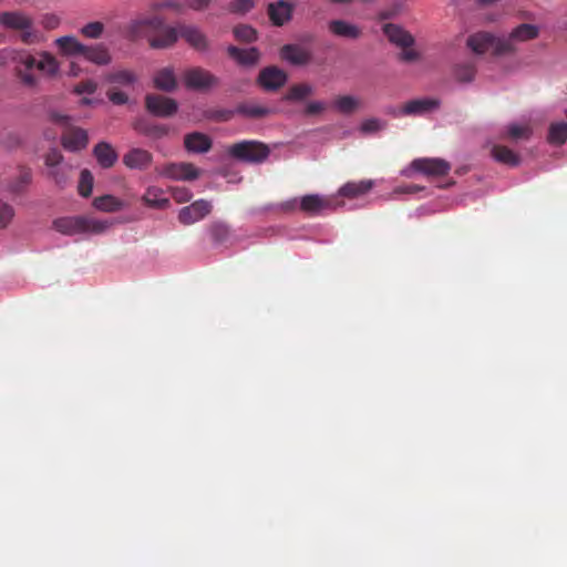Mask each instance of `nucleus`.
Instances as JSON below:
<instances>
[{"label": "nucleus", "mask_w": 567, "mask_h": 567, "mask_svg": "<svg viewBox=\"0 0 567 567\" xmlns=\"http://www.w3.org/2000/svg\"><path fill=\"white\" fill-rule=\"evenodd\" d=\"M112 225V221L90 216H66L53 221V228L65 236L101 235L106 233Z\"/></svg>", "instance_id": "obj_1"}, {"label": "nucleus", "mask_w": 567, "mask_h": 567, "mask_svg": "<svg viewBox=\"0 0 567 567\" xmlns=\"http://www.w3.org/2000/svg\"><path fill=\"white\" fill-rule=\"evenodd\" d=\"M0 24L6 29L20 31L19 39L24 44L31 45L43 41V35L34 28L32 17L23 11L14 10L1 12Z\"/></svg>", "instance_id": "obj_2"}, {"label": "nucleus", "mask_w": 567, "mask_h": 567, "mask_svg": "<svg viewBox=\"0 0 567 567\" xmlns=\"http://www.w3.org/2000/svg\"><path fill=\"white\" fill-rule=\"evenodd\" d=\"M49 118L52 123L64 127L61 136L62 146L71 152L84 150L89 143L87 132L71 125L70 116L58 112H51Z\"/></svg>", "instance_id": "obj_3"}, {"label": "nucleus", "mask_w": 567, "mask_h": 567, "mask_svg": "<svg viewBox=\"0 0 567 567\" xmlns=\"http://www.w3.org/2000/svg\"><path fill=\"white\" fill-rule=\"evenodd\" d=\"M227 153L239 162L259 164L268 158L270 148L262 142L245 140L230 145Z\"/></svg>", "instance_id": "obj_4"}, {"label": "nucleus", "mask_w": 567, "mask_h": 567, "mask_svg": "<svg viewBox=\"0 0 567 567\" xmlns=\"http://www.w3.org/2000/svg\"><path fill=\"white\" fill-rule=\"evenodd\" d=\"M467 47L476 54H483L493 50L496 55L511 53L508 40L504 37H495L489 32H477L467 38Z\"/></svg>", "instance_id": "obj_5"}, {"label": "nucleus", "mask_w": 567, "mask_h": 567, "mask_svg": "<svg viewBox=\"0 0 567 567\" xmlns=\"http://www.w3.org/2000/svg\"><path fill=\"white\" fill-rule=\"evenodd\" d=\"M162 27L163 18L158 16H138L125 24L123 33L131 41H136L144 37L150 39Z\"/></svg>", "instance_id": "obj_6"}, {"label": "nucleus", "mask_w": 567, "mask_h": 567, "mask_svg": "<svg viewBox=\"0 0 567 567\" xmlns=\"http://www.w3.org/2000/svg\"><path fill=\"white\" fill-rule=\"evenodd\" d=\"M182 80L188 90L194 91H207L219 83L217 76L199 66L185 70Z\"/></svg>", "instance_id": "obj_7"}, {"label": "nucleus", "mask_w": 567, "mask_h": 567, "mask_svg": "<svg viewBox=\"0 0 567 567\" xmlns=\"http://www.w3.org/2000/svg\"><path fill=\"white\" fill-rule=\"evenodd\" d=\"M35 60L37 58L27 50L12 49L11 61L17 63V74L27 86L38 84V78L31 73L35 69Z\"/></svg>", "instance_id": "obj_8"}, {"label": "nucleus", "mask_w": 567, "mask_h": 567, "mask_svg": "<svg viewBox=\"0 0 567 567\" xmlns=\"http://www.w3.org/2000/svg\"><path fill=\"white\" fill-rule=\"evenodd\" d=\"M145 109L154 116L171 117L177 112L178 104L174 99L161 94H147Z\"/></svg>", "instance_id": "obj_9"}, {"label": "nucleus", "mask_w": 567, "mask_h": 567, "mask_svg": "<svg viewBox=\"0 0 567 567\" xmlns=\"http://www.w3.org/2000/svg\"><path fill=\"white\" fill-rule=\"evenodd\" d=\"M411 168L427 177H441L450 173L451 164L442 158L423 157L414 159Z\"/></svg>", "instance_id": "obj_10"}, {"label": "nucleus", "mask_w": 567, "mask_h": 567, "mask_svg": "<svg viewBox=\"0 0 567 567\" xmlns=\"http://www.w3.org/2000/svg\"><path fill=\"white\" fill-rule=\"evenodd\" d=\"M212 204L206 199H198L183 207L178 213V221L183 225H193L204 219L212 212Z\"/></svg>", "instance_id": "obj_11"}, {"label": "nucleus", "mask_w": 567, "mask_h": 567, "mask_svg": "<svg viewBox=\"0 0 567 567\" xmlns=\"http://www.w3.org/2000/svg\"><path fill=\"white\" fill-rule=\"evenodd\" d=\"M287 79L288 75L284 70L271 65L262 69L259 72L257 83L265 91H277L286 84Z\"/></svg>", "instance_id": "obj_12"}, {"label": "nucleus", "mask_w": 567, "mask_h": 567, "mask_svg": "<svg viewBox=\"0 0 567 567\" xmlns=\"http://www.w3.org/2000/svg\"><path fill=\"white\" fill-rule=\"evenodd\" d=\"M161 174L175 181H195L199 177V169L192 163H171L163 167Z\"/></svg>", "instance_id": "obj_13"}, {"label": "nucleus", "mask_w": 567, "mask_h": 567, "mask_svg": "<svg viewBox=\"0 0 567 567\" xmlns=\"http://www.w3.org/2000/svg\"><path fill=\"white\" fill-rule=\"evenodd\" d=\"M295 6L287 0L271 2L267 7L269 20L275 27H282L292 19Z\"/></svg>", "instance_id": "obj_14"}, {"label": "nucleus", "mask_w": 567, "mask_h": 567, "mask_svg": "<svg viewBox=\"0 0 567 567\" xmlns=\"http://www.w3.org/2000/svg\"><path fill=\"white\" fill-rule=\"evenodd\" d=\"M280 58L292 65L303 66L311 62L312 53L299 44H285L280 49Z\"/></svg>", "instance_id": "obj_15"}, {"label": "nucleus", "mask_w": 567, "mask_h": 567, "mask_svg": "<svg viewBox=\"0 0 567 567\" xmlns=\"http://www.w3.org/2000/svg\"><path fill=\"white\" fill-rule=\"evenodd\" d=\"M440 106L437 99H417L406 102L395 116L400 115H422L429 113Z\"/></svg>", "instance_id": "obj_16"}, {"label": "nucleus", "mask_w": 567, "mask_h": 567, "mask_svg": "<svg viewBox=\"0 0 567 567\" xmlns=\"http://www.w3.org/2000/svg\"><path fill=\"white\" fill-rule=\"evenodd\" d=\"M179 37V27H168L163 22L159 31L150 38V45L153 49H166L175 44Z\"/></svg>", "instance_id": "obj_17"}, {"label": "nucleus", "mask_w": 567, "mask_h": 567, "mask_svg": "<svg viewBox=\"0 0 567 567\" xmlns=\"http://www.w3.org/2000/svg\"><path fill=\"white\" fill-rule=\"evenodd\" d=\"M153 161V155L143 148H132L123 156V164L131 169H146Z\"/></svg>", "instance_id": "obj_18"}, {"label": "nucleus", "mask_w": 567, "mask_h": 567, "mask_svg": "<svg viewBox=\"0 0 567 567\" xmlns=\"http://www.w3.org/2000/svg\"><path fill=\"white\" fill-rule=\"evenodd\" d=\"M330 206V202L317 194L306 195L299 199V210L309 216L319 215Z\"/></svg>", "instance_id": "obj_19"}, {"label": "nucleus", "mask_w": 567, "mask_h": 567, "mask_svg": "<svg viewBox=\"0 0 567 567\" xmlns=\"http://www.w3.org/2000/svg\"><path fill=\"white\" fill-rule=\"evenodd\" d=\"M133 128L142 135L159 140L169 133V127L164 124H155L146 118H138L133 123Z\"/></svg>", "instance_id": "obj_20"}, {"label": "nucleus", "mask_w": 567, "mask_h": 567, "mask_svg": "<svg viewBox=\"0 0 567 567\" xmlns=\"http://www.w3.org/2000/svg\"><path fill=\"white\" fill-rule=\"evenodd\" d=\"M93 155L103 168H111L118 159V154L114 147L107 142H100L93 148Z\"/></svg>", "instance_id": "obj_21"}, {"label": "nucleus", "mask_w": 567, "mask_h": 567, "mask_svg": "<svg viewBox=\"0 0 567 567\" xmlns=\"http://www.w3.org/2000/svg\"><path fill=\"white\" fill-rule=\"evenodd\" d=\"M179 37L198 51H205L208 48L205 34L194 25H179Z\"/></svg>", "instance_id": "obj_22"}, {"label": "nucleus", "mask_w": 567, "mask_h": 567, "mask_svg": "<svg viewBox=\"0 0 567 567\" xmlns=\"http://www.w3.org/2000/svg\"><path fill=\"white\" fill-rule=\"evenodd\" d=\"M227 52L230 58L237 61L238 64L244 66H254L259 62L260 52L257 48L239 49L235 45H229Z\"/></svg>", "instance_id": "obj_23"}, {"label": "nucleus", "mask_w": 567, "mask_h": 567, "mask_svg": "<svg viewBox=\"0 0 567 567\" xmlns=\"http://www.w3.org/2000/svg\"><path fill=\"white\" fill-rule=\"evenodd\" d=\"M373 186L374 182L372 179L348 182L339 188L338 194L341 197L353 199L368 194L373 188Z\"/></svg>", "instance_id": "obj_24"}, {"label": "nucleus", "mask_w": 567, "mask_h": 567, "mask_svg": "<svg viewBox=\"0 0 567 567\" xmlns=\"http://www.w3.org/2000/svg\"><path fill=\"white\" fill-rule=\"evenodd\" d=\"M538 34H539L538 27H536L534 24L523 23V24H519L518 27H516L515 29H513L507 38L504 37V40L509 41L511 53H513L515 51V45H514L515 42H525L528 40H533V39L537 38Z\"/></svg>", "instance_id": "obj_25"}, {"label": "nucleus", "mask_w": 567, "mask_h": 567, "mask_svg": "<svg viewBox=\"0 0 567 567\" xmlns=\"http://www.w3.org/2000/svg\"><path fill=\"white\" fill-rule=\"evenodd\" d=\"M383 32L388 37L389 41L398 47L410 48L414 43V38L396 24H384Z\"/></svg>", "instance_id": "obj_26"}, {"label": "nucleus", "mask_w": 567, "mask_h": 567, "mask_svg": "<svg viewBox=\"0 0 567 567\" xmlns=\"http://www.w3.org/2000/svg\"><path fill=\"white\" fill-rule=\"evenodd\" d=\"M184 145L190 153H206L212 148V140L204 133L194 132L185 135Z\"/></svg>", "instance_id": "obj_27"}, {"label": "nucleus", "mask_w": 567, "mask_h": 567, "mask_svg": "<svg viewBox=\"0 0 567 567\" xmlns=\"http://www.w3.org/2000/svg\"><path fill=\"white\" fill-rule=\"evenodd\" d=\"M54 44L59 49L60 54L64 56L83 55L85 49V44L73 35L60 37L55 39Z\"/></svg>", "instance_id": "obj_28"}, {"label": "nucleus", "mask_w": 567, "mask_h": 567, "mask_svg": "<svg viewBox=\"0 0 567 567\" xmlns=\"http://www.w3.org/2000/svg\"><path fill=\"white\" fill-rule=\"evenodd\" d=\"M38 56L35 69L45 76L54 78L60 71V63L56 58L48 51L39 52Z\"/></svg>", "instance_id": "obj_29"}, {"label": "nucleus", "mask_w": 567, "mask_h": 567, "mask_svg": "<svg viewBox=\"0 0 567 567\" xmlns=\"http://www.w3.org/2000/svg\"><path fill=\"white\" fill-rule=\"evenodd\" d=\"M82 56L86 61L97 65H106L111 62V54L107 48L102 43L85 45Z\"/></svg>", "instance_id": "obj_30"}, {"label": "nucleus", "mask_w": 567, "mask_h": 567, "mask_svg": "<svg viewBox=\"0 0 567 567\" xmlns=\"http://www.w3.org/2000/svg\"><path fill=\"white\" fill-rule=\"evenodd\" d=\"M154 86L164 92H173L177 87V80L173 69L163 68L154 75Z\"/></svg>", "instance_id": "obj_31"}, {"label": "nucleus", "mask_w": 567, "mask_h": 567, "mask_svg": "<svg viewBox=\"0 0 567 567\" xmlns=\"http://www.w3.org/2000/svg\"><path fill=\"white\" fill-rule=\"evenodd\" d=\"M143 203L155 209H164L169 206V199L164 196V190L156 186H151L142 196Z\"/></svg>", "instance_id": "obj_32"}, {"label": "nucleus", "mask_w": 567, "mask_h": 567, "mask_svg": "<svg viewBox=\"0 0 567 567\" xmlns=\"http://www.w3.org/2000/svg\"><path fill=\"white\" fill-rule=\"evenodd\" d=\"M329 30L342 38L357 39L361 35V30L344 20H332L329 22Z\"/></svg>", "instance_id": "obj_33"}, {"label": "nucleus", "mask_w": 567, "mask_h": 567, "mask_svg": "<svg viewBox=\"0 0 567 567\" xmlns=\"http://www.w3.org/2000/svg\"><path fill=\"white\" fill-rule=\"evenodd\" d=\"M93 206L101 212L115 213L124 208L125 204L113 195H103L94 198Z\"/></svg>", "instance_id": "obj_34"}, {"label": "nucleus", "mask_w": 567, "mask_h": 567, "mask_svg": "<svg viewBox=\"0 0 567 567\" xmlns=\"http://www.w3.org/2000/svg\"><path fill=\"white\" fill-rule=\"evenodd\" d=\"M492 156L495 161L508 166H517L519 164V156L511 148L503 145H495L492 148Z\"/></svg>", "instance_id": "obj_35"}, {"label": "nucleus", "mask_w": 567, "mask_h": 567, "mask_svg": "<svg viewBox=\"0 0 567 567\" xmlns=\"http://www.w3.org/2000/svg\"><path fill=\"white\" fill-rule=\"evenodd\" d=\"M359 106V99L352 95H339L332 102V107L341 114H351Z\"/></svg>", "instance_id": "obj_36"}, {"label": "nucleus", "mask_w": 567, "mask_h": 567, "mask_svg": "<svg viewBox=\"0 0 567 567\" xmlns=\"http://www.w3.org/2000/svg\"><path fill=\"white\" fill-rule=\"evenodd\" d=\"M312 93L313 87L308 83L293 84L289 87L284 100L288 102H299L310 96Z\"/></svg>", "instance_id": "obj_37"}, {"label": "nucleus", "mask_w": 567, "mask_h": 567, "mask_svg": "<svg viewBox=\"0 0 567 567\" xmlns=\"http://www.w3.org/2000/svg\"><path fill=\"white\" fill-rule=\"evenodd\" d=\"M31 169L28 167H20L18 176L8 185V190L13 194H20L31 183Z\"/></svg>", "instance_id": "obj_38"}, {"label": "nucleus", "mask_w": 567, "mask_h": 567, "mask_svg": "<svg viewBox=\"0 0 567 567\" xmlns=\"http://www.w3.org/2000/svg\"><path fill=\"white\" fill-rule=\"evenodd\" d=\"M567 141V124L553 123L548 131V142L553 145H563Z\"/></svg>", "instance_id": "obj_39"}, {"label": "nucleus", "mask_w": 567, "mask_h": 567, "mask_svg": "<svg viewBox=\"0 0 567 567\" xmlns=\"http://www.w3.org/2000/svg\"><path fill=\"white\" fill-rule=\"evenodd\" d=\"M237 112L250 118L265 117L271 113L270 109L257 104H241Z\"/></svg>", "instance_id": "obj_40"}, {"label": "nucleus", "mask_w": 567, "mask_h": 567, "mask_svg": "<svg viewBox=\"0 0 567 567\" xmlns=\"http://www.w3.org/2000/svg\"><path fill=\"white\" fill-rule=\"evenodd\" d=\"M93 183L94 177L92 173L89 169H82L80 173V181L78 186L79 194L85 198L90 197L93 189Z\"/></svg>", "instance_id": "obj_41"}, {"label": "nucleus", "mask_w": 567, "mask_h": 567, "mask_svg": "<svg viewBox=\"0 0 567 567\" xmlns=\"http://www.w3.org/2000/svg\"><path fill=\"white\" fill-rule=\"evenodd\" d=\"M235 38L241 42H254L257 40V31L248 24H239L233 30Z\"/></svg>", "instance_id": "obj_42"}, {"label": "nucleus", "mask_w": 567, "mask_h": 567, "mask_svg": "<svg viewBox=\"0 0 567 567\" xmlns=\"http://www.w3.org/2000/svg\"><path fill=\"white\" fill-rule=\"evenodd\" d=\"M475 73L476 70L474 64L472 63L458 64L454 69V75L456 80L463 83L473 81L475 78Z\"/></svg>", "instance_id": "obj_43"}, {"label": "nucleus", "mask_w": 567, "mask_h": 567, "mask_svg": "<svg viewBox=\"0 0 567 567\" xmlns=\"http://www.w3.org/2000/svg\"><path fill=\"white\" fill-rule=\"evenodd\" d=\"M210 237L216 244H224L229 237V228L223 223H214L209 228Z\"/></svg>", "instance_id": "obj_44"}, {"label": "nucleus", "mask_w": 567, "mask_h": 567, "mask_svg": "<svg viewBox=\"0 0 567 567\" xmlns=\"http://www.w3.org/2000/svg\"><path fill=\"white\" fill-rule=\"evenodd\" d=\"M104 24L100 21L89 22L80 29V33L87 39H99L103 34Z\"/></svg>", "instance_id": "obj_45"}, {"label": "nucleus", "mask_w": 567, "mask_h": 567, "mask_svg": "<svg viewBox=\"0 0 567 567\" xmlns=\"http://www.w3.org/2000/svg\"><path fill=\"white\" fill-rule=\"evenodd\" d=\"M169 193L174 200L178 204L187 203L192 199L193 194L190 189L184 186H174L169 188Z\"/></svg>", "instance_id": "obj_46"}, {"label": "nucleus", "mask_w": 567, "mask_h": 567, "mask_svg": "<svg viewBox=\"0 0 567 567\" xmlns=\"http://www.w3.org/2000/svg\"><path fill=\"white\" fill-rule=\"evenodd\" d=\"M507 134L512 140H526L530 135V130L528 126H522L517 124H511L507 127Z\"/></svg>", "instance_id": "obj_47"}, {"label": "nucleus", "mask_w": 567, "mask_h": 567, "mask_svg": "<svg viewBox=\"0 0 567 567\" xmlns=\"http://www.w3.org/2000/svg\"><path fill=\"white\" fill-rule=\"evenodd\" d=\"M14 216V209L8 203L0 200V228H6Z\"/></svg>", "instance_id": "obj_48"}, {"label": "nucleus", "mask_w": 567, "mask_h": 567, "mask_svg": "<svg viewBox=\"0 0 567 567\" xmlns=\"http://www.w3.org/2000/svg\"><path fill=\"white\" fill-rule=\"evenodd\" d=\"M136 78L133 72L127 70L117 71L110 76V81L118 84H132Z\"/></svg>", "instance_id": "obj_49"}, {"label": "nucleus", "mask_w": 567, "mask_h": 567, "mask_svg": "<svg viewBox=\"0 0 567 567\" xmlns=\"http://www.w3.org/2000/svg\"><path fill=\"white\" fill-rule=\"evenodd\" d=\"M256 0H234L229 4V10L234 13H246L254 8Z\"/></svg>", "instance_id": "obj_50"}, {"label": "nucleus", "mask_w": 567, "mask_h": 567, "mask_svg": "<svg viewBox=\"0 0 567 567\" xmlns=\"http://www.w3.org/2000/svg\"><path fill=\"white\" fill-rule=\"evenodd\" d=\"M40 23L48 31L55 30L61 24V19L54 13H45L41 17Z\"/></svg>", "instance_id": "obj_51"}, {"label": "nucleus", "mask_w": 567, "mask_h": 567, "mask_svg": "<svg viewBox=\"0 0 567 567\" xmlns=\"http://www.w3.org/2000/svg\"><path fill=\"white\" fill-rule=\"evenodd\" d=\"M63 161V155L56 148L50 150L44 157L48 167L55 168Z\"/></svg>", "instance_id": "obj_52"}, {"label": "nucleus", "mask_w": 567, "mask_h": 567, "mask_svg": "<svg viewBox=\"0 0 567 567\" xmlns=\"http://www.w3.org/2000/svg\"><path fill=\"white\" fill-rule=\"evenodd\" d=\"M97 89V84L93 80L82 81L74 87L75 94H93Z\"/></svg>", "instance_id": "obj_53"}, {"label": "nucleus", "mask_w": 567, "mask_h": 567, "mask_svg": "<svg viewBox=\"0 0 567 567\" xmlns=\"http://www.w3.org/2000/svg\"><path fill=\"white\" fill-rule=\"evenodd\" d=\"M234 115V111L230 110H212L206 113L208 118L226 122L229 121Z\"/></svg>", "instance_id": "obj_54"}, {"label": "nucleus", "mask_w": 567, "mask_h": 567, "mask_svg": "<svg viewBox=\"0 0 567 567\" xmlns=\"http://www.w3.org/2000/svg\"><path fill=\"white\" fill-rule=\"evenodd\" d=\"M383 127L382 123L378 118H369L362 122L361 124V131L363 133H374L380 131Z\"/></svg>", "instance_id": "obj_55"}, {"label": "nucleus", "mask_w": 567, "mask_h": 567, "mask_svg": "<svg viewBox=\"0 0 567 567\" xmlns=\"http://www.w3.org/2000/svg\"><path fill=\"white\" fill-rule=\"evenodd\" d=\"M107 96L113 104L123 105L127 103L128 96L126 93L117 90H110Z\"/></svg>", "instance_id": "obj_56"}, {"label": "nucleus", "mask_w": 567, "mask_h": 567, "mask_svg": "<svg viewBox=\"0 0 567 567\" xmlns=\"http://www.w3.org/2000/svg\"><path fill=\"white\" fill-rule=\"evenodd\" d=\"M326 110V104L320 101L309 102L303 111L306 115H317Z\"/></svg>", "instance_id": "obj_57"}, {"label": "nucleus", "mask_w": 567, "mask_h": 567, "mask_svg": "<svg viewBox=\"0 0 567 567\" xmlns=\"http://www.w3.org/2000/svg\"><path fill=\"white\" fill-rule=\"evenodd\" d=\"M402 49H403V51L399 55L400 60L405 61V62H413L420 58L419 52L411 49V47L402 48Z\"/></svg>", "instance_id": "obj_58"}, {"label": "nucleus", "mask_w": 567, "mask_h": 567, "mask_svg": "<svg viewBox=\"0 0 567 567\" xmlns=\"http://www.w3.org/2000/svg\"><path fill=\"white\" fill-rule=\"evenodd\" d=\"M185 4L193 10H204L208 7L210 0H183Z\"/></svg>", "instance_id": "obj_59"}, {"label": "nucleus", "mask_w": 567, "mask_h": 567, "mask_svg": "<svg viewBox=\"0 0 567 567\" xmlns=\"http://www.w3.org/2000/svg\"><path fill=\"white\" fill-rule=\"evenodd\" d=\"M280 209L285 213H292L299 208V199L292 198L280 204Z\"/></svg>", "instance_id": "obj_60"}, {"label": "nucleus", "mask_w": 567, "mask_h": 567, "mask_svg": "<svg viewBox=\"0 0 567 567\" xmlns=\"http://www.w3.org/2000/svg\"><path fill=\"white\" fill-rule=\"evenodd\" d=\"M51 177L54 179L55 184L60 187H63L68 181L66 176L60 172L58 168H53L50 172Z\"/></svg>", "instance_id": "obj_61"}, {"label": "nucleus", "mask_w": 567, "mask_h": 567, "mask_svg": "<svg viewBox=\"0 0 567 567\" xmlns=\"http://www.w3.org/2000/svg\"><path fill=\"white\" fill-rule=\"evenodd\" d=\"M155 9H162V8H171L176 11H179L182 9V4L174 0H167L162 3H157L154 6Z\"/></svg>", "instance_id": "obj_62"}, {"label": "nucleus", "mask_w": 567, "mask_h": 567, "mask_svg": "<svg viewBox=\"0 0 567 567\" xmlns=\"http://www.w3.org/2000/svg\"><path fill=\"white\" fill-rule=\"evenodd\" d=\"M12 49L0 50V66L7 65L11 61Z\"/></svg>", "instance_id": "obj_63"}, {"label": "nucleus", "mask_w": 567, "mask_h": 567, "mask_svg": "<svg viewBox=\"0 0 567 567\" xmlns=\"http://www.w3.org/2000/svg\"><path fill=\"white\" fill-rule=\"evenodd\" d=\"M390 17H391V14H390L389 12H385V11H384V12H381V13H380V19H381V20H386V19H389Z\"/></svg>", "instance_id": "obj_64"}]
</instances>
